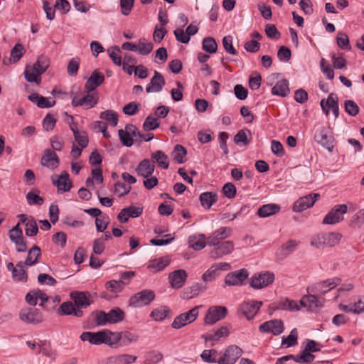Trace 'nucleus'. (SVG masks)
Masks as SVG:
<instances>
[{
  "mask_svg": "<svg viewBox=\"0 0 364 364\" xmlns=\"http://www.w3.org/2000/svg\"><path fill=\"white\" fill-rule=\"evenodd\" d=\"M122 338V334L109 330H102L97 332L85 331L80 335L82 341H88L92 345L105 343L109 346L117 344Z\"/></svg>",
  "mask_w": 364,
  "mask_h": 364,
  "instance_id": "f257e3e1",
  "label": "nucleus"
},
{
  "mask_svg": "<svg viewBox=\"0 0 364 364\" xmlns=\"http://www.w3.org/2000/svg\"><path fill=\"white\" fill-rule=\"evenodd\" d=\"M72 106L74 107H83L89 109L94 107L99 101V95L96 92H87L84 89V95L79 97L77 92H71Z\"/></svg>",
  "mask_w": 364,
  "mask_h": 364,
  "instance_id": "f03ea898",
  "label": "nucleus"
},
{
  "mask_svg": "<svg viewBox=\"0 0 364 364\" xmlns=\"http://www.w3.org/2000/svg\"><path fill=\"white\" fill-rule=\"evenodd\" d=\"M346 204H338L334 205L326 215L322 223L327 225H335L344 220V215L348 213Z\"/></svg>",
  "mask_w": 364,
  "mask_h": 364,
  "instance_id": "7ed1b4c3",
  "label": "nucleus"
},
{
  "mask_svg": "<svg viewBox=\"0 0 364 364\" xmlns=\"http://www.w3.org/2000/svg\"><path fill=\"white\" fill-rule=\"evenodd\" d=\"M155 299V293L150 289H144L132 295L129 301V306L140 308L151 304Z\"/></svg>",
  "mask_w": 364,
  "mask_h": 364,
  "instance_id": "20e7f679",
  "label": "nucleus"
},
{
  "mask_svg": "<svg viewBox=\"0 0 364 364\" xmlns=\"http://www.w3.org/2000/svg\"><path fill=\"white\" fill-rule=\"evenodd\" d=\"M200 307V306H195L188 311L177 316L171 323V327L174 329H180L195 321L199 315L198 310Z\"/></svg>",
  "mask_w": 364,
  "mask_h": 364,
  "instance_id": "39448f33",
  "label": "nucleus"
},
{
  "mask_svg": "<svg viewBox=\"0 0 364 364\" xmlns=\"http://www.w3.org/2000/svg\"><path fill=\"white\" fill-rule=\"evenodd\" d=\"M70 296L76 307L81 310L88 307L92 303L93 299L97 298L96 293H92L88 291H73Z\"/></svg>",
  "mask_w": 364,
  "mask_h": 364,
  "instance_id": "423d86ee",
  "label": "nucleus"
},
{
  "mask_svg": "<svg viewBox=\"0 0 364 364\" xmlns=\"http://www.w3.org/2000/svg\"><path fill=\"white\" fill-rule=\"evenodd\" d=\"M274 281V273L265 271L255 274L251 278L250 286L253 289H259L272 284Z\"/></svg>",
  "mask_w": 364,
  "mask_h": 364,
  "instance_id": "0eeeda50",
  "label": "nucleus"
},
{
  "mask_svg": "<svg viewBox=\"0 0 364 364\" xmlns=\"http://www.w3.org/2000/svg\"><path fill=\"white\" fill-rule=\"evenodd\" d=\"M19 318L21 321L29 324H37L43 321L41 312L34 307H26L21 309Z\"/></svg>",
  "mask_w": 364,
  "mask_h": 364,
  "instance_id": "6e6552de",
  "label": "nucleus"
},
{
  "mask_svg": "<svg viewBox=\"0 0 364 364\" xmlns=\"http://www.w3.org/2000/svg\"><path fill=\"white\" fill-rule=\"evenodd\" d=\"M242 350L236 345L229 346L218 359V364H235L242 355Z\"/></svg>",
  "mask_w": 364,
  "mask_h": 364,
  "instance_id": "1a4fd4ad",
  "label": "nucleus"
},
{
  "mask_svg": "<svg viewBox=\"0 0 364 364\" xmlns=\"http://www.w3.org/2000/svg\"><path fill=\"white\" fill-rule=\"evenodd\" d=\"M314 139L318 144L326 149L329 152L333 151L334 137L328 128L322 127L316 133Z\"/></svg>",
  "mask_w": 364,
  "mask_h": 364,
  "instance_id": "9d476101",
  "label": "nucleus"
},
{
  "mask_svg": "<svg viewBox=\"0 0 364 364\" xmlns=\"http://www.w3.org/2000/svg\"><path fill=\"white\" fill-rule=\"evenodd\" d=\"M228 314L225 306H213L208 309L204 318L205 325H213L217 321L224 318Z\"/></svg>",
  "mask_w": 364,
  "mask_h": 364,
  "instance_id": "9b49d317",
  "label": "nucleus"
},
{
  "mask_svg": "<svg viewBox=\"0 0 364 364\" xmlns=\"http://www.w3.org/2000/svg\"><path fill=\"white\" fill-rule=\"evenodd\" d=\"M320 198L318 193H311L299 198L294 204V212H302L314 205L315 202Z\"/></svg>",
  "mask_w": 364,
  "mask_h": 364,
  "instance_id": "f8f14e48",
  "label": "nucleus"
},
{
  "mask_svg": "<svg viewBox=\"0 0 364 364\" xmlns=\"http://www.w3.org/2000/svg\"><path fill=\"white\" fill-rule=\"evenodd\" d=\"M262 304V301H257L243 302L240 305L239 311L244 315L247 320H251L257 314Z\"/></svg>",
  "mask_w": 364,
  "mask_h": 364,
  "instance_id": "ddd939ff",
  "label": "nucleus"
},
{
  "mask_svg": "<svg viewBox=\"0 0 364 364\" xmlns=\"http://www.w3.org/2000/svg\"><path fill=\"white\" fill-rule=\"evenodd\" d=\"M248 272L245 269H241L228 273L225 279V283L228 286H241L248 277Z\"/></svg>",
  "mask_w": 364,
  "mask_h": 364,
  "instance_id": "4468645a",
  "label": "nucleus"
},
{
  "mask_svg": "<svg viewBox=\"0 0 364 364\" xmlns=\"http://www.w3.org/2000/svg\"><path fill=\"white\" fill-rule=\"evenodd\" d=\"M283 321L280 319H274L264 322L259 327L262 333H272L275 336L281 334L284 331Z\"/></svg>",
  "mask_w": 364,
  "mask_h": 364,
  "instance_id": "2eb2a0df",
  "label": "nucleus"
},
{
  "mask_svg": "<svg viewBox=\"0 0 364 364\" xmlns=\"http://www.w3.org/2000/svg\"><path fill=\"white\" fill-rule=\"evenodd\" d=\"M324 299H319L315 295L309 294L304 296L300 300V304L307 308L308 311L316 312L323 306Z\"/></svg>",
  "mask_w": 364,
  "mask_h": 364,
  "instance_id": "dca6fc26",
  "label": "nucleus"
},
{
  "mask_svg": "<svg viewBox=\"0 0 364 364\" xmlns=\"http://www.w3.org/2000/svg\"><path fill=\"white\" fill-rule=\"evenodd\" d=\"M214 247H215L210 250L209 255L211 258L216 259L231 253L234 250V243L228 240L221 243L219 242V245Z\"/></svg>",
  "mask_w": 364,
  "mask_h": 364,
  "instance_id": "f3484780",
  "label": "nucleus"
},
{
  "mask_svg": "<svg viewBox=\"0 0 364 364\" xmlns=\"http://www.w3.org/2000/svg\"><path fill=\"white\" fill-rule=\"evenodd\" d=\"M232 234V229L228 227H221L215 230L210 236L207 238V245L216 246L220 240L228 238Z\"/></svg>",
  "mask_w": 364,
  "mask_h": 364,
  "instance_id": "a211bd4d",
  "label": "nucleus"
},
{
  "mask_svg": "<svg viewBox=\"0 0 364 364\" xmlns=\"http://www.w3.org/2000/svg\"><path fill=\"white\" fill-rule=\"evenodd\" d=\"M341 283V279L340 278L334 277L315 284L311 291L315 293L325 294Z\"/></svg>",
  "mask_w": 364,
  "mask_h": 364,
  "instance_id": "6ab92c4d",
  "label": "nucleus"
},
{
  "mask_svg": "<svg viewBox=\"0 0 364 364\" xmlns=\"http://www.w3.org/2000/svg\"><path fill=\"white\" fill-rule=\"evenodd\" d=\"M187 277L186 272L182 269L175 270L168 274L170 284L174 289L181 288L186 283Z\"/></svg>",
  "mask_w": 364,
  "mask_h": 364,
  "instance_id": "aec40b11",
  "label": "nucleus"
},
{
  "mask_svg": "<svg viewBox=\"0 0 364 364\" xmlns=\"http://www.w3.org/2000/svg\"><path fill=\"white\" fill-rule=\"evenodd\" d=\"M165 84L166 81L164 76L158 71H154V75L147 85L146 91L147 93L159 92L162 90Z\"/></svg>",
  "mask_w": 364,
  "mask_h": 364,
  "instance_id": "412c9836",
  "label": "nucleus"
},
{
  "mask_svg": "<svg viewBox=\"0 0 364 364\" xmlns=\"http://www.w3.org/2000/svg\"><path fill=\"white\" fill-rule=\"evenodd\" d=\"M299 241L295 240H289L287 242L283 244L276 252L277 257L282 260L287 258L289 255L293 253L299 244Z\"/></svg>",
  "mask_w": 364,
  "mask_h": 364,
  "instance_id": "4be33fe9",
  "label": "nucleus"
},
{
  "mask_svg": "<svg viewBox=\"0 0 364 364\" xmlns=\"http://www.w3.org/2000/svg\"><path fill=\"white\" fill-rule=\"evenodd\" d=\"M104 75L97 70H94L85 82L84 88L85 91L94 92L97 87L100 86L104 82Z\"/></svg>",
  "mask_w": 364,
  "mask_h": 364,
  "instance_id": "5701e85b",
  "label": "nucleus"
},
{
  "mask_svg": "<svg viewBox=\"0 0 364 364\" xmlns=\"http://www.w3.org/2000/svg\"><path fill=\"white\" fill-rule=\"evenodd\" d=\"M41 163L47 168L55 169L60 164L57 154L50 149H46L41 158Z\"/></svg>",
  "mask_w": 364,
  "mask_h": 364,
  "instance_id": "b1692460",
  "label": "nucleus"
},
{
  "mask_svg": "<svg viewBox=\"0 0 364 364\" xmlns=\"http://www.w3.org/2000/svg\"><path fill=\"white\" fill-rule=\"evenodd\" d=\"M155 166L149 159H143L136 168V172L140 176L148 178L151 176L154 171Z\"/></svg>",
  "mask_w": 364,
  "mask_h": 364,
  "instance_id": "393cba45",
  "label": "nucleus"
},
{
  "mask_svg": "<svg viewBox=\"0 0 364 364\" xmlns=\"http://www.w3.org/2000/svg\"><path fill=\"white\" fill-rule=\"evenodd\" d=\"M58 314L60 315H74L77 317L83 316L82 310L78 309L75 303L73 304L71 301L63 302L58 309Z\"/></svg>",
  "mask_w": 364,
  "mask_h": 364,
  "instance_id": "a878e982",
  "label": "nucleus"
},
{
  "mask_svg": "<svg viewBox=\"0 0 364 364\" xmlns=\"http://www.w3.org/2000/svg\"><path fill=\"white\" fill-rule=\"evenodd\" d=\"M53 184L57 186L58 191L61 193L69 191L72 188V183L69 178V175L65 171L60 173L56 181H53Z\"/></svg>",
  "mask_w": 364,
  "mask_h": 364,
  "instance_id": "bb28decb",
  "label": "nucleus"
},
{
  "mask_svg": "<svg viewBox=\"0 0 364 364\" xmlns=\"http://www.w3.org/2000/svg\"><path fill=\"white\" fill-rule=\"evenodd\" d=\"M280 206L277 204H265L258 209L257 214L259 218H267L276 215L280 211Z\"/></svg>",
  "mask_w": 364,
  "mask_h": 364,
  "instance_id": "cd10ccee",
  "label": "nucleus"
},
{
  "mask_svg": "<svg viewBox=\"0 0 364 364\" xmlns=\"http://www.w3.org/2000/svg\"><path fill=\"white\" fill-rule=\"evenodd\" d=\"M228 335L229 328L228 326H222L217 330H213V331L209 332L207 334L202 335V338L205 339V341H216L223 337H227Z\"/></svg>",
  "mask_w": 364,
  "mask_h": 364,
  "instance_id": "c85d7f7f",
  "label": "nucleus"
},
{
  "mask_svg": "<svg viewBox=\"0 0 364 364\" xmlns=\"http://www.w3.org/2000/svg\"><path fill=\"white\" fill-rule=\"evenodd\" d=\"M206 287L200 283H196L191 287L186 288L181 295L183 299H190L197 296L200 292L204 291Z\"/></svg>",
  "mask_w": 364,
  "mask_h": 364,
  "instance_id": "c756f323",
  "label": "nucleus"
},
{
  "mask_svg": "<svg viewBox=\"0 0 364 364\" xmlns=\"http://www.w3.org/2000/svg\"><path fill=\"white\" fill-rule=\"evenodd\" d=\"M272 94L274 95L286 97L289 92V81L286 79H282L277 82L275 85L272 88Z\"/></svg>",
  "mask_w": 364,
  "mask_h": 364,
  "instance_id": "7c9ffc66",
  "label": "nucleus"
},
{
  "mask_svg": "<svg viewBox=\"0 0 364 364\" xmlns=\"http://www.w3.org/2000/svg\"><path fill=\"white\" fill-rule=\"evenodd\" d=\"M43 73L39 72L36 67L27 65L24 72V77L28 82H36L37 85L41 83L40 76Z\"/></svg>",
  "mask_w": 364,
  "mask_h": 364,
  "instance_id": "2f4dec72",
  "label": "nucleus"
},
{
  "mask_svg": "<svg viewBox=\"0 0 364 364\" xmlns=\"http://www.w3.org/2000/svg\"><path fill=\"white\" fill-rule=\"evenodd\" d=\"M171 262V258L168 256L159 257L150 260L148 268L153 269L156 272L163 270L166 267L168 266Z\"/></svg>",
  "mask_w": 364,
  "mask_h": 364,
  "instance_id": "473e14b6",
  "label": "nucleus"
},
{
  "mask_svg": "<svg viewBox=\"0 0 364 364\" xmlns=\"http://www.w3.org/2000/svg\"><path fill=\"white\" fill-rule=\"evenodd\" d=\"M342 237V234L337 232H326L322 235L323 242L329 247L338 245Z\"/></svg>",
  "mask_w": 364,
  "mask_h": 364,
  "instance_id": "72a5a7b5",
  "label": "nucleus"
},
{
  "mask_svg": "<svg viewBox=\"0 0 364 364\" xmlns=\"http://www.w3.org/2000/svg\"><path fill=\"white\" fill-rule=\"evenodd\" d=\"M202 206L205 209H210L217 200V195L213 192H204L200 196Z\"/></svg>",
  "mask_w": 364,
  "mask_h": 364,
  "instance_id": "f704fd0d",
  "label": "nucleus"
},
{
  "mask_svg": "<svg viewBox=\"0 0 364 364\" xmlns=\"http://www.w3.org/2000/svg\"><path fill=\"white\" fill-rule=\"evenodd\" d=\"M41 256V251L39 247L34 245L29 250L25 264L27 266H33L38 262V258Z\"/></svg>",
  "mask_w": 364,
  "mask_h": 364,
  "instance_id": "c9c22d12",
  "label": "nucleus"
},
{
  "mask_svg": "<svg viewBox=\"0 0 364 364\" xmlns=\"http://www.w3.org/2000/svg\"><path fill=\"white\" fill-rule=\"evenodd\" d=\"M151 159L157 164V165L164 169H167L169 166L168 156L162 151H156L151 154Z\"/></svg>",
  "mask_w": 364,
  "mask_h": 364,
  "instance_id": "e433bc0d",
  "label": "nucleus"
},
{
  "mask_svg": "<svg viewBox=\"0 0 364 364\" xmlns=\"http://www.w3.org/2000/svg\"><path fill=\"white\" fill-rule=\"evenodd\" d=\"M199 237L200 238L198 240H196V236L195 235H191L188 237V242L189 247L193 248L194 250H200L207 245V242H205L204 235H200Z\"/></svg>",
  "mask_w": 364,
  "mask_h": 364,
  "instance_id": "4c0bfd02",
  "label": "nucleus"
},
{
  "mask_svg": "<svg viewBox=\"0 0 364 364\" xmlns=\"http://www.w3.org/2000/svg\"><path fill=\"white\" fill-rule=\"evenodd\" d=\"M107 313L109 323H117L122 321L125 317V313L119 307L112 309Z\"/></svg>",
  "mask_w": 364,
  "mask_h": 364,
  "instance_id": "58836bf2",
  "label": "nucleus"
},
{
  "mask_svg": "<svg viewBox=\"0 0 364 364\" xmlns=\"http://www.w3.org/2000/svg\"><path fill=\"white\" fill-rule=\"evenodd\" d=\"M202 48L208 53H215L218 50V44L213 37H205L203 39Z\"/></svg>",
  "mask_w": 364,
  "mask_h": 364,
  "instance_id": "ea45409f",
  "label": "nucleus"
},
{
  "mask_svg": "<svg viewBox=\"0 0 364 364\" xmlns=\"http://www.w3.org/2000/svg\"><path fill=\"white\" fill-rule=\"evenodd\" d=\"M12 277L17 282H26L28 280V276L26 270L23 269L21 262L16 264V269L12 273Z\"/></svg>",
  "mask_w": 364,
  "mask_h": 364,
  "instance_id": "a19ab883",
  "label": "nucleus"
},
{
  "mask_svg": "<svg viewBox=\"0 0 364 364\" xmlns=\"http://www.w3.org/2000/svg\"><path fill=\"white\" fill-rule=\"evenodd\" d=\"M137 48V51L141 55H146L152 51L154 46L151 42H147L145 38H142L139 41Z\"/></svg>",
  "mask_w": 364,
  "mask_h": 364,
  "instance_id": "79ce46f5",
  "label": "nucleus"
},
{
  "mask_svg": "<svg viewBox=\"0 0 364 364\" xmlns=\"http://www.w3.org/2000/svg\"><path fill=\"white\" fill-rule=\"evenodd\" d=\"M247 133L251 135L250 131L248 129L240 130L234 136V142L239 146H246L249 144L250 140L247 139Z\"/></svg>",
  "mask_w": 364,
  "mask_h": 364,
  "instance_id": "37998d69",
  "label": "nucleus"
},
{
  "mask_svg": "<svg viewBox=\"0 0 364 364\" xmlns=\"http://www.w3.org/2000/svg\"><path fill=\"white\" fill-rule=\"evenodd\" d=\"M218 353L216 350L212 349V350H204L200 357L203 359V361L210 363H218Z\"/></svg>",
  "mask_w": 364,
  "mask_h": 364,
  "instance_id": "c03bdc74",
  "label": "nucleus"
},
{
  "mask_svg": "<svg viewBox=\"0 0 364 364\" xmlns=\"http://www.w3.org/2000/svg\"><path fill=\"white\" fill-rule=\"evenodd\" d=\"M39 191L37 189L28 192L26 195V200L30 205H41L43 203L44 200L42 197L39 196L37 193Z\"/></svg>",
  "mask_w": 364,
  "mask_h": 364,
  "instance_id": "a18cd8bd",
  "label": "nucleus"
},
{
  "mask_svg": "<svg viewBox=\"0 0 364 364\" xmlns=\"http://www.w3.org/2000/svg\"><path fill=\"white\" fill-rule=\"evenodd\" d=\"M169 309L166 306H161L154 309L150 316L155 321H159L164 320L168 314Z\"/></svg>",
  "mask_w": 364,
  "mask_h": 364,
  "instance_id": "49530a36",
  "label": "nucleus"
},
{
  "mask_svg": "<svg viewBox=\"0 0 364 364\" xmlns=\"http://www.w3.org/2000/svg\"><path fill=\"white\" fill-rule=\"evenodd\" d=\"M326 105L328 108L332 109V112L336 118L339 115V106L337 97H335L334 93H331L327 98Z\"/></svg>",
  "mask_w": 364,
  "mask_h": 364,
  "instance_id": "de8ad7c7",
  "label": "nucleus"
},
{
  "mask_svg": "<svg viewBox=\"0 0 364 364\" xmlns=\"http://www.w3.org/2000/svg\"><path fill=\"white\" fill-rule=\"evenodd\" d=\"M50 65V61L47 56L41 55L38 58L36 62L32 65L41 73H44Z\"/></svg>",
  "mask_w": 364,
  "mask_h": 364,
  "instance_id": "09e8293b",
  "label": "nucleus"
},
{
  "mask_svg": "<svg viewBox=\"0 0 364 364\" xmlns=\"http://www.w3.org/2000/svg\"><path fill=\"white\" fill-rule=\"evenodd\" d=\"M100 118L105 119L113 127H116L118 123L117 114L113 110L108 109L101 112Z\"/></svg>",
  "mask_w": 364,
  "mask_h": 364,
  "instance_id": "8fccbe9b",
  "label": "nucleus"
},
{
  "mask_svg": "<svg viewBox=\"0 0 364 364\" xmlns=\"http://www.w3.org/2000/svg\"><path fill=\"white\" fill-rule=\"evenodd\" d=\"M112 360L114 364H131L136 361V356L129 354H123L113 357Z\"/></svg>",
  "mask_w": 364,
  "mask_h": 364,
  "instance_id": "3c124183",
  "label": "nucleus"
},
{
  "mask_svg": "<svg viewBox=\"0 0 364 364\" xmlns=\"http://www.w3.org/2000/svg\"><path fill=\"white\" fill-rule=\"evenodd\" d=\"M298 332L296 328H294L291 331L290 334L287 337H283L282 345L286 346V347L294 346L297 343Z\"/></svg>",
  "mask_w": 364,
  "mask_h": 364,
  "instance_id": "603ef678",
  "label": "nucleus"
},
{
  "mask_svg": "<svg viewBox=\"0 0 364 364\" xmlns=\"http://www.w3.org/2000/svg\"><path fill=\"white\" fill-rule=\"evenodd\" d=\"M80 64V60L79 58H73L68 62L67 67V72L70 76H75L77 74L79 67Z\"/></svg>",
  "mask_w": 364,
  "mask_h": 364,
  "instance_id": "864d4df0",
  "label": "nucleus"
},
{
  "mask_svg": "<svg viewBox=\"0 0 364 364\" xmlns=\"http://www.w3.org/2000/svg\"><path fill=\"white\" fill-rule=\"evenodd\" d=\"M124 286L125 284L122 280H110L106 283L107 289L114 293L122 291Z\"/></svg>",
  "mask_w": 364,
  "mask_h": 364,
  "instance_id": "5fc2aeb1",
  "label": "nucleus"
},
{
  "mask_svg": "<svg viewBox=\"0 0 364 364\" xmlns=\"http://www.w3.org/2000/svg\"><path fill=\"white\" fill-rule=\"evenodd\" d=\"M187 151L186 149L180 144H177L173 150V159L178 164H182L184 162L183 158L186 155Z\"/></svg>",
  "mask_w": 364,
  "mask_h": 364,
  "instance_id": "6e6d98bb",
  "label": "nucleus"
},
{
  "mask_svg": "<svg viewBox=\"0 0 364 364\" xmlns=\"http://www.w3.org/2000/svg\"><path fill=\"white\" fill-rule=\"evenodd\" d=\"M74 137L78 145L84 149L87 146L89 139L87 133L84 131H78L77 134H73Z\"/></svg>",
  "mask_w": 364,
  "mask_h": 364,
  "instance_id": "4d7b16f0",
  "label": "nucleus"
},
{
  "mask_svg": "<svg viewBox=\"0 0 364 364\" xmlns=\"http://www.w3.org/2000/svg\"><path fill=\"white\" fill-rule=\"evenodd\" d=\"M345 111L350 116L355 117L359 113V107L351 100H347L344 102Z\"/></svg>",
  "mask_w": 364,
  "mask_h": 364,
  "instance_id": "13d9d810",
  "label": "nucleus"
},
{
  "mask_svg": "<svg viewBox=\"0 0 364 364\" xmlns=\"http://www.w3.org/2000/svg\"><path fill=\"white\" fill-rule=\"evenodd\" d=\"M26 235L29 237L35 236L38 232V227L36 221L31 218V220L26 223Z\"/></svg>",
  "mask_w": 364,
  "mask_h": 364,
  "instance_id": "bf43d9fd",
  "label": "nucleus"
},
{
  "mask_svg": "<svg viewBox=\"0 0 364 364\" xmlns=\"http://www.w3.org/2000/svg\"><path fill=\"white\" fill-rule=\"evenodd\" d=\"M38 353H42L46 357H52L54 355V352L50 348V345L46 341H40L38 343Z\"/></svg>",
  "mask_w": 364,
  "mask_h": 364,
  "instance_id": "052dcab7",
  "label": "nucleus"
},
{
  "mask_svg": "<svg viewBox=\"0 0 364 364\" xmlns=\"http://www.w3.org/2000/svg\"><path fill=\"white\" fill-rule=\"evenodd\" d=\"M337 44L339 48L344 50H350L351 47L349 43L348 36L345 33L340 32L338 34L337 38Z\"/></svg>",
  "mask_w": 364,
  "mask_h": 364,
  "instance_id": "680f3d73",
  "label": "nucleus"
},
{
  "mask_svg": "<svg viewBox=\"0 0 364 364\" xmlns=\"http://www.w3.org/2000/svg\"><path fill=\"white\" fill-rule=\"evenodd\" d=\"M160 125L159 120L151 116H148L143 124V129L145 131H151L156 129Z\"/></svg>",
  "mask_w": 364,
  "mask_h": 364,
  "instance_id": "e2e57ef3",
  "label": "nucleus"
},
{
  "mask_svg": "<svg viewBox=\"0 0 364 364\" xmlns=\"http://www.w3.org/2000/svg\"><path fill=\"white\" fill-rule=\"evenodd\" d=\"M219 276V272L213 264L202 276V279L205 282H212Z\"/></svg>",
  "mask_w": 364,
  "mask_h": 364,
  "instance_id": "0e129e2a",
  "label": "nucleus"
},
{
  "mask_svg": "<svg viewBox=\"0 0 364 364\" xmlns=\"http://www.w3.org/2000/svg\"><path fill=\"white\" fill-rule=\"evenodd\" d=\"M118 134L123 145L127 147H130L133 145L134 141V139L130 136L126 129L124 131L123 129H119L118 131Z\"/></svg>",
  "mask_w": 364,
  "mask_h": 364,
  "instance_id": "69168bd1",
  "label": "nucleus"
},
{
  "mask_svg": "<svg viewBox=\"0 0 364 364\" xmlns=\"http://www.w3.org/2000/svg\"><path fill=\"white\" fill-rule=\"evenodd\" d=\"M291 57V52L289 48L282 46L277 51V58L280 61L288 62Z\"/></svg>",
  "mask_w": 364,
  "mask_h": 364,
  "instance_id": "338daca9",
  "label": "nucleus"
},
{
  "mask_svg": "<svg viewBox=\"0 0 364 364\" xmlns=\"http://www.w3.org/2000/svg\"><path fill=\"white\" fill-rule=\"evenodd\" d=\"M114 188H115V190H114L115 193L119 197H122L124 195L128 194L132 189V187L130 186H127L125 183H122V182H117L114 184Z\"/></svg>",
  "mask_w": 364,
  "mask_h": 364,
  "instance_id": "774afa93",
  "label": "nucleus"
}]
</instances>
